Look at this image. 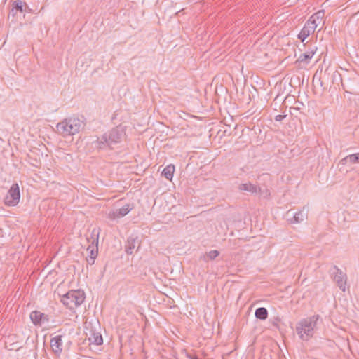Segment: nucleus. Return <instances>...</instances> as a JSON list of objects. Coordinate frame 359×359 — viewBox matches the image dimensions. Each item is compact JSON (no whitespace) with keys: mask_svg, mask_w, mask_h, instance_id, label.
I'll return each mask as SVG.
<instances>
[{"mask_svg":"<svg viewBox=\"0 0 359 359\" xmlns=\"http://www.w3.org/2000/svg\"><path fill=\"white\" fill-rule=\"evenodd\" d=\"M50 346L55 353H61L62 350V340L61 336L58 335L51 339Z\"/></svg>","mask_w":359,"mask_h":359,"instance_id":"9b49d317","label":"nucleus"},{"mask_svg":"<svg viewBox=\"0 0 359 359\" xmlns=\"http://www.w3.org/2000/svg\"><path fill=\"white\" fill-rule=\"evenodd\" d=\"M341 161L344 162H350L351 163H358V157L357 154H353L348 155L344 158Z\"/></svg>","mask_w":359,"mask_h":359,"instance_id":"6ab92c4d","label":"nucleus"},{"mask_svg":"<svg viewBox=\"0 0 359 359\" xmlns=\"http://www.w3.org/2000/svg\"><path fill=\"white\" fill-rule=\"evenodd\" d=\"M123 134L118 128L112 129L109 134H104L97 140V147L104 149L105 147L112 148L113 144L120 142Z\"/></svg>","mask_w":359,"mask_h":359,"instance_id":"20e7f679","label":"nucleus"},{"mask_svg":"<svg viewBox=\"0 0 359 359\" xmlns=\"http://www.w3.org/2000/svg\"><path fill=\"white\" fill-rule=\"evenodd\" d=\"M83 125V121L79 118L69 117L58 123L56 126V130L59 134L63 137H67L78 133Z\"/></svg>","mask_w":359,"mask_h":359,"instance_id":"f257e3e1","label":"nucleus"},{"mask_svg":"<svg viewBox=\"0 0 359 359\" xmlns=\"http://www.w3.org/2000/svg\"><path fill=\"white\" fill-rule=\"evenodd\" d=\"M255 314L257 318L261 320H265L268 317V311L264 307H259L257 309Z\"/></svg>","mask_w":359,"mask_h":359,"instance_id":"dca6fc26","label":"nucleus"},{"mask_svg":"<svg viewBox=\"0 0 359 359\" xmlns=\"http://www.w3.org/2000/svg\"><path fill=\"white\" fill-rule=\"evenodd\" d=\"M315 52L316 48L312 49L306 53H302L300 55L298 60L300 62H309V60L313 57V55L315 54Z\"/></svg>","mask_w":359,"mask_h":359,"instance_id":"2eb2a0df","label":"nucleus"},{"mask_svg":"<svg viewBox=\"0 0 359 359\" xmlns=\"http://www.w3.org/2000/svg\"><path fill=\"white\" fill-rule=\"evenodd\" d=\"M87 251H90V258L93 260L97 257V243L96 244L95 250L93 246L91 247L90 245H89L87 248Z\"/></svg>","mask_w":359,"mask_h":359,"instance_id":"aec40b11","label":"nucleus"},{"mask_svg":"<svg viewBox=\"0 0 359 359\" xmlns=\"http://www.w3.org/2000/svg\"><path fill=\"white\" fill-rule=\"evenodd\" d=\"M134 248H135L134 245L127 247L126 250L127 254L131 255L133 253V250Z\"/></svg>","mask_w":359,"mask_h":359,"instance_id":"4be33fe9","label":"nucleus"},{"mask_svg":"<svg viewBox=\"0 0 359 359\" xmlns=\"http://www.w3.org/2000/svg\"><path fill=\"white\" fill-rule=\"evenodd\" d=\"M23 5L24 3L20 0L15 1L13 4V8H15L20 12L23 11Z\"/></svg>","mask_w":359,"mask_h":359,"instance_id":"412c9836","label":"nucleus"},{"mask_svg":"<svg viewBox=\"0 0 359 359\" xmlns=\"http://www.w3.org/2000/svg\"><path fill=\"white\" fill-rule=\"evenodd\" d=\"M238 189L241 191H246L252 194H257L260 191V188L259 187L250 182L240 184Z\"/></svg>","mask_w":359,"mask_h":359,"instance_id":"ddd939ff","label":"nucleus"},{"mask_svg":"<svg viewBox=\"0 0 359 359\" xmlns=\"http://www.w3.org/2000/svg\"><path fill=\"white\" fill-rule=\"evenodd\" d=\"M175 172V166L172 164L167 165L163 170L162 175L168 180H171L173 177Z\"/></svg>","mask_w":359,"mask_h":359,"instance_id":"4468645a","label":"nucleus"},{"mask_svg":"<svg viewBox=\"0 0 359 359\" xmlns=\"http://www.w3.org/2000/svg\"><path fill=\"white\" fill-rule=\"evenodd\" d=\"M318 316H313L299 321L296 325V332L303 341H308L313 336Z\"/></svg>","mask_w":359,"mask_h":359,"instance_id":"f03ea898","label":"nucleus"},{"mask_svg":"<svg viewBox=\"0 0 359 359\" xmlns=\"http://www.w3.org/2000/svg\"><path fill=\"white\" fill-rule=\"evenodd\" d=\"M85 299L83 291L80 290H71L61 298L62 303L69 309H74L80 306Z\"/></svg>","mask_w":359,"mask_h":359,"instance_id":"7ed1b4c3","label":"nucleus"},{"mask_svg":"<svg viewBox=\"0 0 359 359\" xmlns=\"http://www.w3.org/2000/svg\"><path fill=\"white\" fill-rule=\"evenodd\" d=\"M314 32L315 29L306 23L299 34L298 38L301 40L302 42H304V40Z\"/></svg>","mask_w":359,"mask_h":359,"instance_id":"f8f14e48","label":"nucleus"},{"mask_svg":"<svg viewBox=\"0 0 359 359\" xmlns=\"http://www.w3.org/2000/svg\"><path fill=\"white\" fill-rule=\"evenodd\" d=\"M308 217V210L304 207L301 210L295 213L293 217L290 220L291 223L297 224L303 222Z\"/></svg>","mask_w":359,"mask_h":359,"instance_id":"9d476101","label":"nucleus"},{"mask_svg":"<svg viewBox=\"0 0 359 359\" xmlns=\"http://www.w3.org/2000/svg\"><path fill=\"white\" fill-rule=\"evenodd\" d=\"M192 359H198V358L195 357V358H193Z\"/></svg>","mask_w":359,"mask_h":359,"instance_id":"393cba45","label":"nucleus"},{"mask_svg":"<svg viewBox=\"0 0 359 359\" xmlns=\"http://www.w3.org/2000/svg\"><path fill=\"white\" fill-rule=\"evenodd\" d=\"M336 272L334 275V280L337 286L343 291L345 292L346 289L347 276L341 269L334 267Z\"/></svg>","mask_w":359,"mask_h":359,"instance_id":"0eeeda50","label":"nucleus"},{"mask_svg":"<svg viewBox=\"0 0 359 359\" xmlns=\"http://www.w3.org/2000/svg\"><path fill=\"white\" fill-rule=\"evenodd\" d=\"M89 341L96 345H100L103 342L102 337L99 333H93L92 336L89 337Z\"/></svg>","mask_w":359,"mask_h":359,"instance_id":"a211bd4d","label":"nucleus"},{"mask_svg":"<svg viewBox=\"0 0 359 359\" xmlns=\"http://www.w3.org/2000/svg\"><path fill=\"white\" fill-rule=\"evenodd\" d=\"M358 157V163H359V153H357Z\"/></svg>","mask_w":359,"mask_h":359,"instance_id":"b1692460","label":"nucleus"},{"mask_svg":"<svg viewBox=\"0 0 359 359\" xmlns=\"http://www.w3.org/2000/svg\"><path fill=\"white\" fill-rule=\"evenodd\" d=\"M285 117V115H277L276 117H275V120L276 121H282L284 118Z\"/></svg>","mask_w":359,"mask_h":359,"instance_id":"5701e85b","label":"nucleus"},{"mask_svg":"<svg viewBox=\"0 0 359 359\" xmlns=\"http://www.w3.org/2000/svg\"><path fill=\"white\" fill-rule=\"evenodd\" d=\"M132 208H130L129 204H126L122 208L119 209H116L110 211L108 213V218L111 219H116L118 218L123 217L126 216L130 210Z\"/></svg>","mask_w":359,"mask_h":359,"instance_id":"6e6552de","label":"nucleus"},{"mask_svg":"<svg viewBox=\"0 0 359 359\" xmlns=\"http://www.w3.org/2000/svg\"><path fill=\"white\" fill-rule=\"evenodd\" d=\"M30 318L35 325H39L44 321H48L47 316L40 311H34L30 313Z\"/></svg>","mask_w":359,"mask_h":359,"instance_id":"1a4fd4ad","label":"nucleus"},{"mask_svg":"<svg viewBox=\"0 0 359 359\" xmlns=\"http://www.w3.org/2000/svg\"><path fill=\"white\" fill-rule=\"evenodd\" d=\"M20 198L19 186L17 183L13 184L4 198V204L7 206H15L18 204Z\"/></svg>","mask_w":359,"mask_h":359,"instance_id":"39448f33","label":"nucleus"},{"mask_svg":"<svg viewBox=\"0 0 359 359\" xmlns=\"http://www.w3.org/2000/svg\"><path fill=\"white\" fill-rule=\"evenodd\" d=\"M219 252L216 250H210V252L205 253L203 256V259L205 262H208L209 260H214L217 256H219Z\"/></svg>","mask_w":359,"mask_h":359,"instance_id":"f3484780","label":"nucleus"},{"mask_svg":"<svg viewBox=\"0 0 359 359\" xmlns=\"http://www.w3.org/2000/svg\"><path fill=\"white\" fill-rule=\"evenodd\" d=\"M324 16L325 11L323 10H320L312 15L306 23L316 30L318 27L323 25Z\"/></svg>","mask_w":359,"mask_h":359,"instance_id":"423d86ee","label":"nucleus"}]
</instances>
